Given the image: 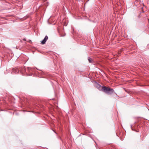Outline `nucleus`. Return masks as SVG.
Listing matches in <instances>:
<instances>
[{"label":"nucleus","instance_id":"obj_1","mask_svg":"<svg viewBox=\"0 0 149 149\" xmlns=\"http://www.w3.org/2000/svg\"><path fill=\"white\" fill-rule=\"evenodd\" d=\"M102 90L108 95H111L114 92V90L113 89L106 86H102Z\"/></svg>","mask_w":149,"mask_h":149},{"label":"nucleus","instance_id":"obj_2","mask_svg":"<svg viewBox=\"0 0 149 149\" xmlns=\"http://www.w3.org/2000/svg\"><path fill=\"white\" fill-rule=\"evenodd\" d=\"M95 86L99 90L102 88V87L100 84L97 82H95Z\"/></svg>","mask_w":149,"mask_h":149},{"label":"nucleus","instance_id":"obj_3","mask_svg":"<svg viewBox=\"0 0 149 149\" xmlns=\"http://www.w3.org/2000/svg\"><path fill=\"white\" fill-rule=\"evenodd\" d=\"M48 39V37L46 36L44 39L41 41V43L42 44H44L46 42L47 40Z\"/></svg>","mask_w":149,"mask_h":149},{"label":"nucleus","instance_id":"obj_4","mask_svg":"<svg viewBox=\"0 0 149 149\" xmlns=\"http://www.w3.org/2000/svg\"><path fill=\"white\" fill-rule=\"evenodd\" d=\"M88 60L89 63H93V60L90 57H88Z\"/></svg>","mask_w":149,"mask_h":149},{"label":"nucleus","instance_id":"obj_5","mask_svg":"<svg viewBox=\"0 0 149 149\" xmlns=\"http://www.w3.org/2000/svg\"><path fill=\"white\" fill-rule=\"evenodd\" d=\"M28 70H29L30 69H31V68H29H29H28Z\"/></svg>","mask_w":149,"mask_h":149},{"label":"nucleus","instance_id":"obj_6","mask_svg":"<svg viewBox=\"0 0 149 149\" xmlns=\"http://www.w3.org/2000/svg\"><path fill=\"white\" fill-rule=\"evenodd\" d=\"M65 35V34L64 35H61V36H64Z\"/></svg>","mask_w":149,"mask_h":149},{"label":"nucleus","instance_id":"obj_7","mask_svg":"<svg viewBox=\"0 0 149 149\" xmlns=\"http://www.w3.org/2000/svg\"><path fill=\"white\" fill-rule=\"evenodd\" d=\"M23 40L24 41H26V39L25 38H24V39H23Z\"/></svg>","mask_w":149,"mask_h":149},{"label":"nucleus","instance_id":"obj_8","mask_svg":"<svg viewBox=\"0 0 149 149\" xmlns=\"http://www.w3.org/2000/svg\"><path fill=\"white\" fill-rule=\"evenodd\" d=\"M31 40H29V42H31Z\"/></svg>","mask_w":149,"mask_h":149}]
</instances>
